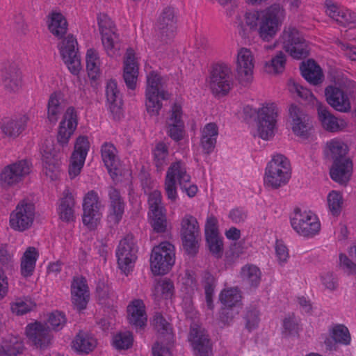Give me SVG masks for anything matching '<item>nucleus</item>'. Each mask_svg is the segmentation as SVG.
Returning <instances> with one entry per match:
<instances>
[{"label":"nucleus","instance_id":"56","mask_svg":"<svg viewBox=\"0 0 356 356\" xmlns=\"http://www.w3.org/2000/svg\"><path fill=\"white\" fill-rule=\"evenodd\" d=\"M210 252L217 258H220L223 252V242L218 234L206 236Z\"/></svg>","mask_w":356,"mask_h":356},{"label":"nucleus","instance_id":"17","mask_svg":"<svg viewBox=\"0 0 356 356\" xmlns=\"http://www.w3.org/2000/svg\"><path fill=\"white\" fill-rule=\"evenodd\" d=\"M99 209L100 202L97 193L94 191L88 192L83 199L82 220L90 229L96 228L101 219L102 213Z\"/></svg>","mask_w":356,"mask_h":356},{"label":"nucleus","instance_id":"30","mask_svg":"<svg viewBox=\"0 0 356 356\" xmlns=\"http://www.w3.org/2000/svg\"><path fill=\"white\" fill-rule=\"evenodd\" d=\"M127 318L129 323L137 330H143L147 325V316L145 305L140 299L131 301L127 306Z\"/></svg>","mask_w":356,"mask_h":356},{"label":"nucleus","instance_id":"64","mask_svg":"<svg viewBox=\"0 0 356 356\" xmlns=\"http://www.w3.org/2000/svg\"><path fill=\"white\" fill-rule=\"evenodd\" d=\"M339 266L348 275L356 274V264L344 254L339 255Z\"/></svg>","mask_w":356,"mask_h":356},{"label":"nucleus","instance_id":"60","mask_svg":"<svg viewBox=\"0 0 356 356\" xmlns=\"http://www.w3.org/2000/svg\"><path fill=\"white\" fill-rule=\"evenodd\" d=\"M328 207L334 216H338L341 212L342 204L341 195L335 191L330 192L327 196Z\"/></svg>","mask_w":356,"mask_h":356},{"label":"nucleus","instance_id":"19","mask_svg":"<svg viewBox=\"0 0 356 356\" xmlns=\"http://www.w3.org/2000/svg\"><path fill=\"white\" fill-rule=\"evenodd\" d=\"M71 301L79 311L86 308L90 300V290L86 277L81 275L74 276L70 285Z\"/></svg>","mask_w":356,"mask_h":356},{"label":"nucleus","instance_id":"14","mask_svg":"<svg viewBox=\"0 0 356 356\" xmlns=\"http://www.w3.org/2000/svg\"><path fill=\"white\" fill-rule=\"evenodd\" d=\"M291 224L298 234L305 237L314 236L321 227L316 215L311 212H301L298 208L295 209L294 215L291 218Z\"/></svg>","mask_w":356,"mask_h":356},{"label":"nucleus","instance_id":"32","mask_svg":"<svg viewBox=\"0 0 356 356\" xmlns=\"http://www.w3.org/2000/svg\"><path fill=\"white\" fill-rule=\"evenodd\" d=\"M189 340L192 342L196 356H209L211 346L208 336L197 324L191 325Z\"/></svg>","mask_w":356,"mask_h":356},{"label":"nucleus","instance_id":"48","mask_svg":"<svg viewBox=\"0 0 356 356\" xmlns=\"http://www.w3.org/2000/svg\"><path fill=\"white\" fill-rule=\"evenodd\" d=\"M174 293L173 282L168 279H163L158 281L154 286L152 296L154 300L159 301L164 298H171Z\"/></svg>","mask_w":356,"mask_h":356},{"label":"nucleus","instance_id":"47","mask_svg":"<svg viewBox=\"0 0 356 356\" xmlns=\"http://www.w3.org/2000/svg\"><path fill=\"white\" fill-rule=\"evenodd\" d=\"M242 282L251 288H257L261 282V272L253 264H247L241 270Z\"/></svg>","mask_w":356,"mask_h":356},{"label":"nucleus","instance_id":"9","mask_svg":"<svg viewBox=\"0 0 356 356\" xmlns=\"http://www.w3.org/2000/svg\"><path fill=\"white\" fill-rule=\"evenodd\" d=\"M138 247L132 234L125 235L116 249L118 264L122 272L128 275L132 271L137 259Z\"/></svg>","mask_w":356,"mask_h":356},{"label":"nucleus","instance_id":"4","mask_svg":"<svg viewBox=\"0 0 356 356\" xmlns=\"http://www.w3.org/2000/svg\"><path fill=\"white\" fill-rule=\"evenodd\" d=\"M191 177L188 173L186 164L181 161L172 162L167 170L164 180V189L168 200L174 202L178 197L177 184L184 187L191 182Z\"/></svg>","mask_w":356,"mask_h":356},{"label":"nucleus","instance_id":"50","mask_svg":"<svg viewBox=\"0 0 356 356\" xmlns=\"http://www.w3.org/2000/svg\"><path fill=\"white\" fill-rule=\"evenodd\" d=\"M86 60L88 76L91 79H96L100 74V60L97 52L92 49H88Z\"/></svg>","mask_w":356,"mask_h":356},{"label":"nucleus","instance_id":"54","mask_svg":"<svg viewBox=\"0 0 356 356\" xmlns=\"http://www.w3.org/2000/svg\"><path fill=\"white\" fill-rule=\"evenodd\" d=\"M241 296L237 288L223 290L220 294V300L225 307H232L240 301Z\"/></svg>","mask_w":356,"mask_h":356},{"label":"nucleus","instance_id":"63","mask_svg":"<svg viewBox=\"0 0 356 356\" xmlns=\"http://www.w3.org/2000/svg\"><path fill=\"white\" fill-rule=\"evenodd\" d=\"M289 88L291 92L296 93L297 95L302 99L309 100L313 97V95L309 90L302 87L294 81H290Z\"/></svg>","mask_w":356,"mask_h":356},{"label":"nucleus","instance_id":"45","mask_svg":"<svg viewBox=\"0 0 356 356\" xmlns=\"http://www.w3.org/2000/svg\"><path fill=\"white\" fill-rule=\"evenodd\" d=\"M106 96L112 113H118L122 104V95L115 80H110L106 87Z\"/></svg>","mask_w":356,"mask_h":356},{"label":"nucleus","instance_id":"58","mask_svg":"<svg viewBox=\"0 0 356 356\" xmlns=\"http://www.w3.org/2000/svg\"><path fill=\"white\" fill-rule=\"evenodd\" d=\"M148 205L149 209V213L165 211L162 204V195L161 191L158 190L151 192L148 197Z\"/></svg>","mask_w":356,"mask_h":356},{"label":"nucleus","instance_id":"57","mask_svg":"<svg viewBox=\"0 0 356 356\" xmlns=\"http://www.w3.org/2000/svg\"><path fill=\"white\" fill-rule=\"evenodd\" d=\"M245 327L249 331L256 329L259 323V313L258 309L254 307L247 308L244 316Z\"/></svg>","mask_w":356,"mask_h":356},{"label":"nucleus","instance_id":"21","mask_svg":"<svg viewBox=\"0 0 356 356\" xmlns=\"http://www.w3.org/2000/svg\"><path fill=\"white\" fill-rule=\"evenodd\" d=\"M254 67V57L251 51L247 48L240 49L236 60V74L240 83L245 84L252 80Z\"/></svg>","mask_w":356,"mask_h":356},{"label":"nucleus","instance_id":"3","mask_svg":"<svg viewBox=\"0 0 356 356\" xmlns=\"http://www.w3.org/2000/svg\"><path fill=\"white\" fill-rule=\"evenodd\" d=\"M291 176L289 161L282 154H277L268 162L264 176V184L273 189L286 185Z\"/></svg>","mask_w":356,"mask_h":356},{"label":"nucleus","instance_id":"23","mask_svg":"<svg viewBox=\"0 0 356 356\" xmlns=\"http://www.w3.org/2000/svg\"><path fill=\"white\" fill-rule=\"evenodd\" d=\"M77 124V113L74 107L70 106L67 108L58 127L57 140L60 145L64 146L68 143Z\"/></svg>","mask_w":356,"mask_h":356},{"label":"nucleus","instance_id":"27","mask_svg":"<svg viewBox=\"0 0 356 356\" xmlns=\"http://www.w3.org/2000/svg\"><path fill=\"white\" fill-rule=\"evenodd\" d=\"M22 73L15 65L9 64L1 70V83L8 93H16L22 87Z\"/></svg>","mask_w":356,"mask_h":356},{"label":"nucleus","instance_id":"26","mask_svg":"<svg viewBox=\"0 0 356 356\" xmlns=\"http://www.w3.org/2000/svg\"><path fill=\"white\" fill-rule=\"evenodd\" d=\"M327 103L336 111L346 113L350 111V99L343 90L334 86H328L325 89Z\"/></svg>","mask_w":356,"mask_h":356},{"label":"nucleus","instance_id":"53","mask_svg":"<svg viewBox=\"0 0 356 356\" xmlns=\"http://www.w3.org/2000/svg\"><path fill=\"white\" fill-rule=\"evenodd\" d=\"M327 147L330 151L331 156L333 161L339 160H350L346 157L348 148L347 146L341 141L332 140L327 143Z\"/></svg>","mask_w":356,"mask_h":356},{"label":"nucleus","instance_id":"51","mask_svg":"<svg viewBox=\"0 0 356 356\" xmlns=\"http://www.w3.org/2000/svg\"><path fill=\"white\" fill-rule=\"evenodd\" d=\"M150 224L156 233H165L167 230V218L165 211L149 213Z\"/></svg>","mask_w":356,"mask_h":356},{"label":"nucleus","instance_id":"36","mask_svg":"<svg viewBox=\"0 0 356 356\" xmlns=\"http://www.w3.org/2000/svg\"><path fill=\"white\" fill-rule=\"evenodd\" d=\"M353 168L352 161L350 160H339L333 161V165L330 169L331 178L339 183L346 184L351 176Z\"/></svg>","mask_w":356,"mask_h":356},{"label":"nucleus","instance_id":"25","mask_svg":"<svg viewBox=\"0 0 356 356\" xmlns=\"http://www.w3.org/2000/svg\"><path fill=\"white\" fill-rule=\"evenodd\" d=\"M290 124L293 132L299 136H307L310 129L309 118L302 109L295 104H291L289 108Z\"/></svg>","mask_w":356,"mask_h":356},{"label":"nucleus","instance_id":"20","mask_svg":"<svg viewBox=\"0 0 356 356\" xmlns=\"http://www.w3.org/2000/svg\"><path fill=\"white\" fill-rule=\"evenodd\" d=\"M89 148L90 143L88 137L81 136L77 138L68 170L71 179L74 178L80 173Z\"/></svg>","mask_w":356,"mask_h":356},{"label":"nucleus","instance_id":"61","mask_svg":"<svg viewBox=\"0 0 356 356\" xmlns=\"http://www.w3.org/2000/svg\"><path fill=\"white\" fill-rule=\"evenodd\" d=\"M96 294L100 304H107L113 292L108 284L104 282L99 281L97 285Z\"/></svg>","mask_w":356,"mask_h":356},{"label":"nucleus","instance_id":"37","mask_svg":"<svg viewBox=\"0 0 356 356\" xmlns=\"http://www.w3.org/2000/svg\"><path fill=\"white\" fill-rule=\"evenodd\" d=\"M201 147L206 154L211 153L216 144L218 135V128L216 124L210 122L207 124L201 131Z\"/></svg>","mask_w":356,"mask_h":356},{"label":"nucleus","instance_id":"59","mask_svg":"<svg viewBox=\"0 0 356 356\" xmlns=\"http://www.w3.org/2000/svg\"><path fill=\"white\" fill-rule=\"evenodd\" d=\"M133 343V336L130 332H120L115 335L113 345L117 349L126 350Z\"/></svg>","mask_w":356,"mask_h":356},{"label":"nucleus","instance_id":"35","mask_svg":"<svg viewBox=\"0 0 356 356\" xmlns=\"http://www.w3.org/2000/svg\"><path fill=\"white\" fill-rule=\"evenodd\" d=\"M75 201L72 193L68 191L63 193V196L59 199L57 207V213L59 218L66 222L74 220Z\"/></svg>","mask_w":356,"mask_h":356},{"label":"nucleus","instance_id":"42","mask_svg":"<svg viewBox=\"0 0 356 356\" xmlns=\"http://www.w3.org/2000/svg\"><path fill=\"white\" fill-rule=\"evenodd\" d=\"M302 76L309 83L318 85L322 79L321 69L314 60H308L302 62L300 67Z\"/></svg>","mask_w":356,"mask_h":356},{"label":"nucleus","instance_id":"34","mask_svg":"<svg viewBox=\"0 0 356 356\" xmlns=\"http://www.w3.org/2000/svg\"><path fill=\"white\" fill-rule=\"evenodd\" d=\"M326 13L339 24L343 26H356V13L350 10L340 8L334 4L327 3Z\"/></svg>","mask_w":356,"mask_h":356},{"label":"nucleus","instance_id":"44","mask_svg":"<svg viewBox=\"0 0 356 356\" xmlns=\"http://www.w3.org/2000/svg\"><path fill=\"white\" fill-rule=\"evenodd\" d=\"M43 172L51 181L56 180L60 176V161L51 152L42 154Z\"/></svg>","mask_w":356,"mask_h":356},{"label":"nucleus","instance_id":"62","mask_svg":"<svg viewBox=\"0 0 356 356\" xmlns=\"http://www.w3.org/2000/svg\"><path fill=\"white\" fill-rule=\"evenodd\" d=\"M48 323L53 330H60L65 325L66 323V318L63 312L56 311L49 315Z\"/></svg>","mask_w":356,"mask_h":356},{"label":"nucleus","instance_id":"7","mask_svg":"<svg viewBox=\"0 0 356 356\" xmlns=\"http://www.w3.org/2000/svg\"><path fill=\"white\" fill-rule=\"evenodd\" d=\"M209 86L215 96L223 97L233 86L232 71L225 63L213 65L209 77Z\"/></svg>","mask_w":356,"mask_h":356},{"label":"nucleus","instance_id":"46","mask_svg":"<svg viewBox=\"0 0 356 356\" xmlns=\"http://www.w3.org/2000/svg\"><path fill=\"white\" fill-rule=\"evenodd\" d=\"M317 111L319 120L325 129L331 132L337 131L340 129L338 119L329 111L325 105L318 104Z\"/></svg>","mask_w":356,"mask_h":356},{"label":"nucleus","instance_id":"13","mask_svg":"<svg viewBox=\"0 0 356 356\" xmlns=\"http://www.w3.org/2000/svg\"><path fill=\"white\" fill-rule=\"evenodd\" d=\"M31 163L26 159H22L8 165L0 174L1 186L9 188L17 185L31 172Z\"/></svg>","mask_w":356,"mask_h":356},{"label":"nucleus","instance_id":"52","mask_svg":"<svg viewBox=\"0 0 356 356\" xmlns=\"http://www.w3.org/2000/svg\"><path fill=\"white\" fill-rule=\"evenodd\" d=\"M286 61L285 54L280 51L268 63H266V71L269 73H281L284 70Z\"/></svg>","mask_w":356,"mask_h":356},{"label":"nucleus","instance_id":"5","mask_svg":"<svg viewBox=\"0 0 356 356\" xmlns=\"http://www.w3.org/2000/svg\"><path fill=\"white\" fill-rule=\"evenodd\" d=\"M175 261V246L168 241L154 247L150 257V266L154 275H164L172 267Z\"/></svg>","mask_w":356,"mask_h":356},{"label":"nucleus","instance_id":"43","mask_svg":"<svg viewBox=\"0 0 356 356\" xmlns=\"http://www.w3.org/2000/svg\"><path fill=\"white\" fill-rule=\"evenodd\" d=\"M38 252L35 248L29 247L21 259V274L24 277L31 276L35 268Z\"/></svg>","mask_w":356,"mask_h":356},{"label":"nucleus","instance_id":"29","mask_svg":"<svg viewBox=\"0 0 356 356\" xmlns=\"http://www.w3.org/2000/svg\"><path fill=\"white\" fill-rule=\"evenodd\" d=\"M181 108L175 104L172 108V113L166 121L167 134L175 141L179 142L184 136V123L181 120Z\"/></svg>","mask_w":356,"mask_h":356},{"label":"nucleus","instance_id":"39","mask_svg":"<svg viewBox=\"0 0 356 356\" xmlns=\"http://www.w3.org/2000/svg\"><path fill=\"white\" fill-rule=\"evenodd\" d=\"M101 155L108 172L117 175L119 159L115 147L111 143H104L101 147Z\"/></svg>","mask_w":356,"mask_h":356},{"label":"nucleus","instance_id":"31","mask_svg":"<svg viewBox=\"0 0 356 356\" xmlns=\"http://www.w3.org/2000/svg\"><path fill=\"white\" fill-rule=\"evenodd\" d=\"M27 118L25 116L6 117L0 122V129L5 138H17L25 130Z\"/></svg>","mask_w":356,"mask_h":356},{"label":"nucleus","instance_id":"11","mask_svg":"<svg viewBox=\"0 0 356 356\" xmlns=\"http://www.w3.org/2000/svg\"><path fill=\"white\" fill-rule=\"evenodd\" d=\"M280 40L282 48L293 58L302 59L308 56V44L296 28L289 27L284 29Z\"/></svg>","mask_w":356,"mask_h":356},{"label":"nucleus","instance_id":"40","mask_svg":"<svg viewBox=\"0 0 356 356\" xmlns=\"http://www.w3.org/2000/svg\"><path fill=\"white\" fill-rule=\"evenodd\" d=\"M64 108L65 105L61 93H52L49 98L47 104L48 120L52 124H56Z\"/></svg>","mask_w":356,"mask_h":356},{"label":"nucleus","instance_id":"15","mask_svg":"<svg viewBox=\"0 0 356 356\" xmlns=\"http://www.w3.org/2000/svg\"><path fill=\"white\" fill-rule=\"evenodd\" d=\"M277 115L275 104H267L257 111L258 134L264 140H268L274 136Z\"/></svg>","mask_w":356,"mask_h":356},{"label":"nucleus","instance_id":"8","mask_svg":"<svg viewBox=\"0 0 356 356\" xmlns=\"http://www.w3.org/2000/svg\"><path fill=\"white\" fill-rule=\"evenodd\" d=\"M153 325L159 333V341L152 347L153 356H171L170 346L173 343L171 325L160 313L154 316Z\"/></svg>","mask_w":356,"mask_h":356},{"label":"nucleus","instance_id":"18","mask_svg":"<svg viewBox=\"0 0 356 356\" xmlns=\"http://www.w3.org/2000/svg\"><path fill=\"white\" fill-rule=\"evenodd\" d=\"M78 43L72 35H68L61 43L60 52L70 71L77 74L81 69V60L78 54Z\"/></svg>","mask_w":356,"mask_h":356},{"label":"nucleus","instance_id":"41","mask_svg":"<svg viewBox=\"0 0 356 356\" xmlns=\"http://www.w3.org/2000/svg\"><path fill=\"white\" fill-rule=\"evenodd\" d=\"M97 346L96 339L88 333L80 332L72 341V348L81 354H88Z\"/></svg>","mask_w":356,"mask_h":356},{"label":"nucleus","instance_id":"33","mask_svg":"<svg viewBox=\"0 0 356 356\" xmlns=\"http://www.w3.org/2000/svg\"><path fill=\"white\" fill-rule=\"evenodd\" d=\"M350 341L348 329L342 324H337L330 330V337L325 338L324 343L327 350H337V343L347 346L350 343Z\"/></svg>","mask_w":356,"mask_h":356},{"label":"nucleus","instance_id":"24","mask_svg":"<svg viewBox=\"0 0 356 356\" xmlns=\"http://www.w3.org/2000/svg\"><path fill=\"white\" fill-rule=\"evenodd\" d=\"M26 333L37 348H45L51 343V335L49 328L40 322L29 324L26 328Z\"/></svg>","mask_w":356,"mask_h":356},{"label":"nucleus","instance_id":"49","mask_svg":"<svg viewBox=\"0 0 356 356\" xmlns=\"http://www.w3.org/2000/svg\"><path fill=\"white\" fill-rule=\"evenodd\" d=\"M153 162L158 171L163 169L168 164V157L169 155L168 146L163 142H159L152 150Z\"/></svg>","mask_w":356,"mask_h":356},{"label":"nucleus","instance_id":"12","mask_svg":"<svg viewBox=\"0 0 356 356\" xmlns=\"http://www.w3.org/2000/svg\"><path fill=\"white\" fill-rule=\"evenodd\" d=\"M35 216V204L29 200L20 201L15 210L10 215V227L18 232L29 229L34 221Z\"/></svg>","mask_w":356,"mask_h":356},{"label":"nucleus","instance_id":"55","mask_svg":"<svg viewBox=\"0 0 356 356\" xmlns=\"http://www.w3.org/2000/svg\"><path fill=\"white\" fill-rule=\"evenodd\" d=\"M35 303L31 299H19L10 304L13 313L17 315H23L35 307Z\"/></svg>","mask_w":356,"mask_h":356},{"label":"nucleus","instance_id":"2","mask_svg":"<svg viewBox=\"0 0 356 356\" xmlns=\"http://www.w3.org/2000/svg\"><path fill=\"white\" fill-rule=\"evenodd\" d=\"M165 83V79L156 71H151L147 75L146 109L151 116L159 114L162 108L159 99L167 100L170 97V94L164 89Z\"/></svg>","mask_w":356,"mask_h":356},{"label":"nucleus","instance_id":"16","mask_svg":"<svg viewBox=\"0 0 356 356\" xmlns=\"http://www.w3.org/2000/svg\"><path fill=\"white\" fill-rule=\"evenodd\" d=\"M177 19L175 8L168 6L165 8L157 22L156 36L161 42L168 43L176 32Z\"/></svg>","mask_w":356,"mask_h":356},{"label":"nucleus","instance_id":"6","mask_svg":"<svg viewBox=\"0 0 356 356\" xmlns=\"http://www.w3.org/2000/svg\"><path fill=\"white\" fill-rule=\"evenodd\" d=\"M180 236L185 252L191 256L196 254L201 236L199 223L192 215L186 214L181 219Z\"/></svg>","mask_w":356,"mask_h":356},{"label":"nucleus","instance_id":"28","mask_svg":"<svg viewBox=\"0 0 356 356\" xmlns=\"http://www.w3.org/2000/svg\"><path fill=\"white\" fill-rule=\"evenodd\" d=\"M138 75V63L134 49H128L124 60L123 79L129 89L134 90Z\"/></svg>","mask_w":356,"mask_h":356},{"label":"nucleus","instance_id":"38","mask_svg":"<svg viewBox=\"0 0 356 356\" xmlns=\"http://www.w3.org/2000/svg\"><path fill=\"white\" fill-rule=\"evenodd\" d=\"M47 26L55 37L61 38L67 33L68 24L61 13L53 11L48 15Z\"/></svg>","mask_w":356,"mask_h":356},{"label":"nucleus","instance_id":"22","mask_svg":"<svg viewBox=\"0 0 356 356\" xmlns=\"http://www.w3.org/2000/svg\"><path fill=\"white\" fill-rule=\"evenodd\" d=\"M109 198L108 214L107 220L111 226H116L122 219L124 213L125 202L120 192L114 187L108 188Z\"/></svg>","mask_w":356,"mask_h":356},{"label":"nucleus","instance_id":"1","mask_svg":"<svg viewBox=\"0 0 356 356\" xmlns=\"http://www.w3.org/2000/svg\"><path fill=\"white\" fill-rule=\"evenodd\" d=\"M286 17V10L283 6L275 3L261 10L246 12L242 20L237 17L239 34L246 37L248 33L245 25L250 31H257L259 38L266 42L270 41L280 31Z\"/></svg>","mask_w":356,"mask_h":356},{"label":"nucleus","instance_id":"10","mask_svg":"<svg viewBox=\"0 0 356 356\" xmlns=\"http://www.w3.org/2000/svg\"><path fill=\"white\" fill-rule=\"evenodd\" d=\"M97 21L102 35V44L107 55L111 57L118 55L121 44L113 21L105 14H100L97 17Z\"/></svg>","mask_w":356,"mask_h":356}]
</instances>
